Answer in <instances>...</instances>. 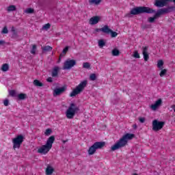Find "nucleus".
Masks as SVG:
<instances>
[{
	"mask_svg": "<svg viewBox=\"0 0 175 175\" xmlns=\"http://www.w3.org/2000/svg\"><path fill=\"white\" fill-rule=\"evenodd\" d=\"M135 137V134L126 133L119 140L116 142L112 146H111V151H116L122 148L128 144V142L132 140Z\"/></svg>",
	"mask_w": 175,
	"mask_h": 175,
	"instance_id": "f257e3e1",
	"label": "nucleus"
},
{
	"mask_svg": "<svg viewBox=\"0 0 175 175\" xmlns=\"http://www.w3.org/2000/svg\"><path fill=\"white\" fill-rule=\"evenodd\" d=\"M55 140V137L54 136H51L48 138L46 140V143L45 145H42L41 147L38 148V152L39 154H43L44 155H46L49 151L53 148V144H54V142Z\"/></svg>",
	"mask_w": 175,
	"mask_h": 175,
	"instance_id": "f03ea898",
	"label": "nucleus"
},
{
	"mask_svg": "<svg viewBox=\"0 0 175 175\" xmlns=\"http://www.w3.org/2000/svg\"><path fill=\"white\" fill-rule=\"evenodd\" d=\"M79 111H80V108L77 105V104L71 103L66 110V117L68 120H72Z\"/></svg>",
	"mask_w": 175,
	"mask_h": 175,
	"instance_id": "7ed1b4c3",
	"label": "nucleus"
},
{
	"mask_svg": "<svg viewBox=\"0 0 175 175\" xmlns=\"http://www.w3.org/2000/svg\"><path fill=\"white\" fill-rule=\"evenodd\" d=\"M130 13L131 14L133 15L140 14L142 13H148V14H152V13H155V10L148 7H137L133 8Z\"/></svg>",
	"mask_w": 175,
	"mask_h": 175,
	"instance_id": "20e7f679",
	"label": "nucleus"
},
{
	"mask_svg": "<svg viewBox=\"0 0 175 175\" xmlns=\"http://www.w3.org/2000/svg\"><path fill=\"white\" fill-rule=\"evenodd\" d=\"M88 81L87 80L82 81L70 94V96L73 97L79 95L81 92L84 91V88L87 87Z\"/></svg>",
	"mask_w": 175,
	"mask_h": 175,
	"instance_id": "39448f33",
	"label": "nucleus"
},
{
	"mask_svg": "<svg viewBox=\"0 0 175 175\" xmlns=\"http://www.w3.org/2000/svg\"><path fill=\"white\" fill-rule=\"evenodd\" d=\"M106 143L104 142H98L94 143L92 146H90L88 150L89 155H94L96 152V150L103 148Z\"/></svg>",
	"mask_w": 175,
	"mask_h": 175,
	"instance_id": "423d86ee",
	"label": "nucleus"
},
{
	"mask_svg": "<svg viewBox=\"0 0 175 175\" xmlns=\"http://www.w3.org/2000/svg\"><path fill=\"white\" fill-rule=\"evenodd\" d=\"M23 142H24V135H18L16 137L12 139V144L14 150L18 149L21 147V144H23Z\"/></svg>",
	"mask_w": 175,
	"mask_h": 175,
	"instance_id": "0eeeda50",
	"label": "nucleus"
},
{
	"mask_svg": "<svg viewBox=\"0 0 175 175\" xmlns=\"http://www.w3.org/2000/svg\"><path fill=\"white\" fill-rule=\"evenodd\" d=\"M152 130L155 132H158V131H161L163 126H165V122L159 121L158 120H154L152 121Z\"/></svg>",
	"mask_w": 175,
	"mask_h": 175,
	"instance_id": "6e6552de",
	"label": "nucleus"
},
{
	"mask_svg": "<svg viewBox=\"0 0 175 175\" xmlns=\"http://www.w3.org/2000/svg\"><path fill=\"white\" fill-rule=\"evenodd\" d=\"M174 10V6H170L168 8L159 9L155 14L156 16L159 17V16H162L163 14H167V13H170V12H173Z\"/></svg>",
	"mask_w": 175,
	"mask_h": 175,
	"instance_id": "1a4fd4ad",
	"label": "nucleus"
},
{
	"mask_svg": "<svg viewBox=\"0 0 175 175\" xmlns=\"http://www.w3.org/2000/svg\"><path fill=\"white\" fill-rule=\"evenodd\" d=\"M75 65H76V60L68 59L64 62L63 69L64 70H69L70 69H72Z\"/></svg>",
	"mask_w": 175,
	"mask_h": 175,
	"instance_id": "9d476101",
	"label": "nucleus"
},
{
	"mask_svg": "<svg viewBox=\"0 0 175 175\" xmlns=\"http://www.w3.org/2000/svg\"><path fill=\"white\" fill-rule=\"evenodd\" d=\"M162 103H163L162 98H159L150 106V109H151L152 111H157V110H158V109L162 106Z\"/></svg>",
	"mask_w": 175,
	"mask_h": 175,
	"instance_id": "9b49d317",
	"label": "nucleus"
},
{
	"mask_svg": "<svg viewBox=\"0 0 175 175\" xmlns=\"http://www.w3.org/2000/svg\"><path fill=\"white\" fill-rule=\"evenodd\" d=\"M65 91H66V86L55 88L53 90V96H58L59 95H61V94H64Z\"/></svg>",
	"mask_w": 175,
	"mask_h": 175,
	"instance_id": "f8f14e48",
	"label": "nucleus"
},
{
	"mask_svg": "<svg viewBox=\"0 0 175 175\" xmlns=\"http://www.w3.org/2000/svg\"><path fill=\"white\" fill-rule=\"evenodd\" d=\"M100 20H102L101 16H93L89 20V24H90V25H95L98 24V23L100 21Z\"/></svg>",
	"mask_w": 175,
	"mask_h": 175,
	"instance_id": "ddd939ff",
	"label": "nucleus"
},
{
	"mask_svg": "<svg viewBox=\"0 0 175 175\" xmlns=\"http://www.w3.org/2000/svg\"><path fill=\"white\" fill-rule=\"evenodd\" d=\"M142 54L144 55V61L147 62L150 59V55H148V47L144 46L143 47Z\"/></svg>",
	"mask_w": 175,
	"mask_h": 175,
	"instance_id": "4468645a",
	"label": "nucleus"
},
{
	"mask_svg": "<svg viewBox=\"0 0 175 175\" xmlns=\"http://www.w3.org/2000/svg\"><path fill=\"white\" fill-rule=\"evenodd\" d=\"M54 173V167L50 165H47L45 170V174L46 175H52Z\"/></svg>",
	"mask_w": 175,
	"mask_h": 175,
	"instance_id": "2eb2a0df",
	"label": "nucleus"
},
{
	"mask_svg": "<svg viewBox=\"0 0 175 175\" xmlns=\"http://www.w3.org/2000/svg\"><path fill=\"white\" fill-rule=\"evenodd\" d=\"M101 32H103L104 33L109 34L110 32H111V29L109 28V26L105 25L101 28Z\"/></svg>",
	"mask_w": 175,
	"mask_h": 175,
	"instance_id": "dca6fc26",
	"label": "nucleus"
},
{
	"mask_svg": "<svg viewBox=\"0 0 175 175\" xmlns=\"http://www.w3.org/2000/svg\"><path fill=\"white\" fill-rule=\"evenodd\" d=\"M98 46L100 49H103L106 46V40L103 39L98 40Z\"/></svg>",
	"mask_w": 175,
	"mask_h": 175,
	"instance_id": "f3484780",
	"label": "nucleus"
},
{
	"mask_svg": "<svg viewBox=\"0 0 175 175\" xmlns=\"http://www.w3.org/2000/svg\"><path fill=\"white\" fill-rule=\"evenodd\" d=\"M59 70V67L55 66L52 70V77H57L58 76V71Z\"/></svg>",
	"mask_w": 175,
	"mask_h": 175,
	"instance_id": "a211bd4d",
	"label": "nucleus"
},
{
	"mask_svg": "<svg viewBox=\"0 0 175 175\" xmlns=\"http://www.w3.org/2000/svg\"><path fill=\"white\" fill-rule=\"evenodd\" d=\"M17 98L19 100H24V99H27V98H28V96L27 95V94H24V93H21L17 94Z\"/></svg>",
	"mask_w": 175,
	"mask_h": 175,
	"instance_id": "6ab92c4d",
	"label": "nucleus"
},
{
	"mask_svg": "<svg viewBox=\"0 0 175 175\" xmlns=\"http://www.w3.org/2000/svg\"><path fill=\"white\" fill-rule=\"evenodd\" d=\"M6 10L8 13H10V12H16V10H17V8L14 5H11L7 7Z\"/></svg>",
	"mask_w": 175,
	"mask_h": 175,
	"instance_id": "aec40b11",
	"label": "nucleus"
},
{
	"mask_svg": "<svg viewBox=\"0 0 175 175\" xmlns=\"http://www.w3.org/2000/svg\"><path fill=\"white\" fill-rule=\"evenodd\" d=\"M102 2V0H89L90 5H94L98 6Z\"/></svg>",
	"mask_w": 175,
	"mask_h": 175,
	"instance_id": "412c9836",
	"label": "nucleus"
},
{
	"mask_svg": "<svg viewBox=\"0 0 175 175\" xmlns=\"http://www.w3.org/2000/svg\"><path fill=\"white\" fill-rule=\"evenodd\" d=\"M33 85L36 87H43V83L38 79H35L33 82Z\"/></svg>",
	"mask_w": 175,
	"mask_h": 175,
	"instance_id": "4be33fe9",
	"label": "nucleus"
},
{
	"mask_svg": "<svg viewBox=\"0 0 175 175\" xmlns=\"http://www.w3.org/2000/svg\"><path fill=\"white\" fill-rule=\"evenodd\" d=\"M69 50V46H66L65 49H63L62 53L60 54L59 56V61H61V57H64V55H65V54H66V53H68V51Z\"/></svg>",
	"mask_w": 175,
	"mask_h": 175,
	"instance_id": "5701e85b",
	"label": "nucleus"
},
{
	"mask_svg": "<svg viewBox=\"0 0 175 175\" xmlns=\"http://www.w3.org/2000/svg\"><path fill=\"white\" fill-rule=\"evenodd\" d=\"M111 54L113 57H118V55H120V51L118 49H113L111 51Z\"/></svg>",
	"mask_w": 175,
	"mask_h": 175,
	"instance_id": "b1692460",
	"label": "nucleus"
},
{
	"mask_svg": "<svg viewBox=\"0 0 175 175\" xmlns=\"http://www.w3.org/2000/svg\"><path fill=\"white\" fill-rule=\"evenodd\" d=\"M163 60L160 59L157 62V68L160 70L163 69Z\"/></svg>",
	"mask_w": 175,
	"mask_h": 175,
	"instance_id": "393cba45",
	"label": "nucleus"
},
{
	"mask_svg": "<svg viewBox=\"0 0 175 175\" xmlns=\"http://www.w3.org/2000/svg\"><path fill=\"white\" fill-rule=\"evenodd\" d=\"M1 70L3 72H8L9 70V64H4L1 66Z\"/></svg>",
	"mask_w": 175,
	"mask_h": 175,
	"instance_id": "a878e982",
	"label": "nucleus"
},
{
	"mask_svg": "<svg viewBox=\"0 0 175 175\" xmlns=\"http://www.w3.org/2000/svg\"><path fill=\"white\" fill-rule=\"evenodd\" d=\"M53 133V130L51 129H46L44 133L45 136H50Z\"/></svg>",
	"mask_w": 175,
	"mask_h": 175,
	"instance_id": "bb28decb",
	"label": "nucleus"
},
{
	"mask_svg": "<svg viewBox=\"0 0 175 175\" xmlns=\"http://www.w3.org/2000/svg\"><path fill=\"white\" fill-rule=\"evenodd\" d=\"M42 51H51L53 50V47L50 46H46L42 47Z\"/></svg>",
	"mask_w": 175,
	"mask_h": 175,
	"instance_id": "cd10ccee",
	"label": "nucleus"
},
{
	"mask_svg": "<svg viewBox=\"0 0 175 175\" xmlns=\"http://www.w3.org/2000/svg\"><path fill=\"white\" fill-rule=\"evenodd\" d=\"M132 57H133V58H137V59L140 58V54L139 53V51H135L133 53Z\"/></svg>",
	"mask_w": 175,
	"mask_h": 175,
	"instance_id": "c85d7f7f",
	"label": "nucleus"
},
{
	"mask_svg": "<svg viewBox=\"0 0 175 175\" xmlns=\"http://www.w3.org/2000/svg\"><path fill=\"white\" fill-rule=\"evenodd\" d=\"M156 18H158V16H157V14H154V17H149L148 18V21L149 23H154V21H155Z\"/></svg>",
	"mask_w": 175,
	"mask_h": 175,
	"instance_id": "c756f323",
	"label": "nucleus"
},
{
	"mask_svg": "<svg viewBox=\"0 0 175 175\" xmlns=\"http://www.w3.org/2000/svg\"><path fill=\"white\" fill-rule=\"evenodd\" d=\"M166 73H167V69H161V70L159 73L160 77H163V76H165L166 75Z\"/></svg>",
	"mask_w": 175,
	"mask_h": 175,
	"instance_id": "7c9ffc66",
	"label": "nucleus"
},
{
	"mask_svg": "<svg viewBox=\"0 0 175 175\" xmlns=\"http://www.w3.org/2000/svg\"><path fill=\"white\" fill-rule=\"evenodd\" d=\"M50 27H51L50 23L45 24L44 26H42V29L44 31H47L48 29H50Z\"/></svg>",
	"mask_w": 175,
	"mask_h": 175,
	"instance_id": "2f4dec72",
	"label": "nucleus"
},
{
	"mask_svg": "<svg viewBox=\"0 0 175 175\" xmlns=\"http://www.w3.org/2000/svg\"><path fill=\"white\" fill-rule=\"evenodd\" d=\"M90 80H91V81H95V80H96V74H91L90 75Z\"/></svg>",
	"mask_w": 175,
	"mask_h": 175,
	"instance_id": "473e14b6",
	"label": "nucleus"
},
{
	"mask_svg": "<svg viewBox=\"0 0 175 175\" xmlns=\"http://www.w3.org/2000/svg\"><path fill=\"white\" fill-rule=\"evenodd\" d=\"M91 66V64H90V63L88 62H85L83 64V68H84L85 69H90Z\"/></svg>",
	"mask_w": 175,
	"mask_h": 175,
	"instance_id": "72a5a7b5",
	"label": "nucleus"
},
{
	"mask_svg": "<svg viewBox=\"0 0 175 175\" xmlns=\"http://www.w3.org/2000/svg\"><path fill=\"white\" fill-rule=\"evenodd\" d=\"M25 13H27V14H31L33 13V9H32V8H27L25 10Z\"/></svg>",
	"mask_w": 175,
	"mask_h": 175,
	"instance_id": "f704fd0d",
	"label": "nucleus"
},
{
	"mask_svg": "<svg viewBox=\"0 0 175 175\" xmlns=\"http://www.w3.org/2000/svg\"><path fill=\"white\" fill-rule=\"evenodd\" d=\"M109 33L111 34V37H112V38H116V36H118V33H117L116 31H113L112 30H111Z\"/></svg>",
	"mask_w": 175,
	"mask_h": 175,
	"instance_id": "c9c22d12",
	"label": "nucleus"
},
{
	"mask_svg": "<svg viewBox=\"0 0 175 175\" xmlns=\"http://www.w3.org/2000/svg\"><path fill=\"white\" fill-rule=\"evenodd\" d=\"M10 96L15 97V96H17V93L16 92L15 90H10Z\"/></svg>",
	"mask_w": 175,
	"mask_h": 175,
	"instance_id": "e433bc0d",
	"label": "nucleus"
},
{
	"mask_svg": "<svg viewBox=\"0 0 175 175\" xmlns=\"http://www.w3.org/2000/svg\"><path fill=\"white\" fill-rule=\"evenodd\" d=\"M36 45H33V47L31 50V53L36 54Z\"/></svg>",
	"mask_w": 175,
	"mask_h": 175,
	"instance_id": "4c0bfd02",
	"label": "nucleus"
},
{
	"mask_svg": "<svg viewBox=\"0 0 175 175\" xmlns=\"http://www.w3.org/2000/svg\"><path fill=\"white\" fill-rule=\"evenodd\" d=\"M3 105H4V106H9V100L8 99H5L3 100Z\"/></svg>",
	"mask_w": 175,
	"mask_h": 175,
	"instance_id": "58836bf2",
	"label": "nucleus"
},
{
	"mask_svg": "<svg viewBox=\"0 0 175 175\" xmlns=\"http://www.w3.org/2000/svg\"><path fill=\"white\" fill-rule=\"evenodd\" d=\"M8 27H3V30H2V33H8Z\"/></svg>",
	"mask_w": 175,
	"mask_h": 175,
	"instance_id": "ea45409f",
	"label": "nucleus"
},
{
	"mask_svg": "<svg viewBox=\"0 0 175 175\" xmlns=\"http://www.w3.org/2000/svg\"><path fill=\"white\" fill-rule=\"evenodd\" d=\"M139 121L143 124V122H144L146 121V118H139Z\"/></svg>",
	"mask_w": 175,
	"mask_h": 175,
	"instance_id": "a19ab883",
	"label": "nucleus"
},
{
	"mask_svg": "<svg viewBox=\"0 0 175 175\" xmlns=\"http://www.w3.org/2000/svg\"><path fill=\"white\" fill-rule=\"evenodd\" d=\"M46 81H48V83H53V78L51 77L47 78Z\"/></svg>",
	"mask_w": 175,
	"mask_h": 175,
	"instance_id": "79ce46f5",
	"label": "nucleus"
},
{
	"mask_svg": "<svg viewBox=\"0 0 175 175\" xmlns=\"http://www.w3.org/2000/svg\"><path fill=\"white\" fill-rule=\"evenodd\" d=\"M101 29H102V28H100V29H95V32H100V31H102Z\"/></svg>",
	"mask_w": 175,
	"mask_h": 175,
	"instance_id": "37998d69",
	"label": "nucleus"
},
{
	"mask_svg": "<svg viewBox=\"0 0 175 175\" xmlns=\"http://www.w3.org/2000/svg\"><path fill=\"white\" fill-rule=\"evenodd\" d=\"M4 43H5V41L0 40V46H1V44H3Z\"/></svg>",
	"mask_w": 175,
	"mask_h": 175,
	"instance_id": "c03bdc74",
	"label": "nucleus"
},
{
	"mask_svg": "<svg viewBox=\"0 0 175 175\" xmlns=\"http://www.w3.org/2000/svg\"><path fill=\"white\" fill-rule=\"evenodd\" d=\"M133 128H134V129H136V128H137V125L134 124V125H133Z\"/></svg>",
	"mask_w": 175,
	"mask_h": 175,
	"instance_id": "a18cd8bd",
	"label": "nucleus"
},
{
	"mask_svg": "<svg viewBox=\"0 0 175 175\" xmlns=\"http://www.w3.org/2000/svg\"><path fill=\"white\" fill-rule=\"evenodd\" d=\"M171 107H172V109H175V105H173L171 106Z\"/></svg>",
	"mask_w": 175,
	"mask_h": 175,
	"instance_id": "49530a36",
	"label": "nucleus"
}]
</instances>
